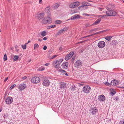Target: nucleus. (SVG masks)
<instances>
[{"instance_id": "nucleus-1", "label": "nucleus", "mask_w": 124, "mask_h": 124, "mask_svg": "<svg viewBox=\"0 0 124 124\" xmlns=\"http://www.w3.org/2000/svg\"><path fill=\"white\" fill-rule=\"evenodd\" d=\"M52 23V20L49 17H45L42 20V23L43 24H49Z\"/></svg>"}, {"instance_id": "nucleus-2", "label": "nucleus", "mask_w": 124, "mask_h": 124, "mask_svg": "<svg viewBox=\"0 0 124 124\" xmlns=\"http://www.w3.org/2000/svg\"><path fill=\"white\" fill-rule=\"evenodd\" d=\"M31 82L33 84H37L40 82V78L38 77H32L31 79Z\"/></svg>"}, {"instance_id": "nucleus-3", "label": "nucleus", "mask_w": 124, "mask_h": 124, "mask_svg": "<svg viewBox=\"0 0 124 124\" xmlns=\"http://www.w3.org/2000/svg\"><path fill=\"white\" fill-rule=\"evenodd\" d=\"M106 13L107 15L109 16H115L117 14L116 12L114 10H108Z\"/></svg>"}, {"instance_id": "nucleus-4", "label": "nucleus", "mask_w": 124, "mask_h": 124, "mask_svg": "<svg viewBox=\"0 0 124 124\" xmlns=\"http://www.w3.org/2000/svg\"><path fill=\"white\" fill-rule=\"evenodd\" d=\"M91 89V88L89 86L86 85L83 87L82 91L83 92H85V93H87L90 92V91Z\"/></svg>"}, {"instance_id": "nucleus-5", "label": "nucleus", "mask_w": 124, "mask_h": 124, "mask_svg": "<svg viewBox=\"0 0 124 124\" xmlns=\"http://www.w3.org/2000/svg\"><path fill=\"white\" fill-rule=\"evenodd\" d=\"M13 101V98L10 96L7 97L5 99V102L7 104H9L12 103Z\"/></svg>"}, {"instance_id": "nucleus-6", "label": "nucleus", "mask_w": 124, "mask_h": 124, "mask_svg": "<svg viewBox=\"0 0 124 124\" xmlns=\"http://www.w3.org/2000/svg\"><path fill=\"white\" fill-rule=\"evenodd\" d=\"M61 62L58 60H56L53 62V65L54 66V67L55 68H57L60 66H59Z\"/></svg>"}, {"instance_id": "nucleus-7", "label": "nucleus", "mask_w": 124, "mask_h": 124, "mask_svg": "<svg viewBox=\"0 0 124 124\" xmlns=\"http://www.w3.org/2000/svg\"><path fill=\"white\" fill-rule=\"evenodd\" d=\"M82 63L79 60L76 61L74 64L75 66L77 68H80L82 66Z\"/></svg>"}, {"instance_id": "nucleus-8", "label": "nucleus", "mask_w": 124, "mask_h": 124, "mask_svg": "<svg viewBox=\"0 0 124 124\" xmlns=\"http://www.w3.org/2000/svg\"><path fill=\"white\" fill-rule=\"evenodd\" d=\"M74 53L73 52H71L68 54L65 57V59L67 61L70 59L72 57Z\"/></svg>"}, {"instance_id": "nucleus-9", "label": "nucleus", "mask_w": 124, "mask_h": 124, "mask_svg": "<svg viewBox=\"0 0 124 124\" xmlns=\"http://www.w3.org/2000/svg\"><path fill=\"white\" fill-rule=\"evenodd\" d=\"M50 84V82L47 79L44 80L42 84L43 86L46 87H48Z\"/></svg>"}, {"instance_id": "nucleus-10", "label": "nucleus", "mask_w": 124, "mask_h": 124, "mask_svg": "<svg viewBox=\"0 0 124 124\" xmlns=\"http://www.w3.org/2000/svg\"><path fill=\"white\" fill-rule=\"evenodd\" d=\"M105 45V43L104 41H100L98 43L97 46L99 48H103Z\"/></svg>"}, {"instance_id": "nucleus-11", "label": "nucleus", "mask_w": 124, "mask_h": 124, "mask_svg": "<svg viewBox=\"0 0 124 124\" xmlns=\"http://www.w3.org/2000/svg\"><path fill=\"white\" fill-rule=\"evenodd\" d=\"M106 8L108 10H114L115 9V6L113 5L109 4L107 6Z\"/></svg>"}, {"instance_id": "nucleus-12", "label": "nucleus", "mask_w": 124, "mask_h": 124, "mask_svg": "<svg viewBox=\"0 0 124 124\" xmlns=\"http://www.w3.org/2000/svg\"><path fill=\"white\" fill-rule=\"evenodd\" d=\"M26 84L24 83L21 84L18 87V89L21 91L25 89L26 87Z\"/></svg>"}, {"instance_id": "nucleus-13", "label": "nucleus", "mask_w": 124, "mask_h": 124, "mask_svg": "<svg viewBox=\"0 0 124 124\" xmlns=\"http://www.w3.org/2000/svg\"><path fill=\"white\" fill-rule=\"evenodd\" d=\"M105 99V97L103 95H101L99 96L98 100L100 101H104Z\"/></svg>"}, {"instance_id": "nucleus-14", "label": "nucleus", "mask_w": 124, "mask_h": 124, "mask_svg": "<svg viewBox=\"0 0 124 124\" xmlns=\"http://www.w3.org/2000/svg\"><path fill=\"white\" fill-rule=\"evenodd\" d=\"M118 84V81L116 80L112 81L111 83V86H116Z\"/></svg>"}, {"instance_id": "nucleus-15", "label": "nucleus", "mask_w": 124, "mask_h": 124, "mask_svg": "<svg viewBox=\"0 0 124 124\" xmlns=\"http://www.w3.org/2000/svg\"><path fill=\"white\" fill-rule=\"evenodd\" d=\"M44 13L42 12L39 14L37 16V18L39 20L43 18L44 16Z\"/></svg>"}, {"instance_id": "nucleus-16", "label": "nucleus", "mask_w": 124, "mask_h": 124, "mask_svg": "<svg viewBox=\"0 0 124 124\" xmlns=\"http://www.w3.org/2000/svg\"><path fill=\"white\" fill-rule=\"evenodd\" d=\"M80 18L79 15L77 14H75L72 16L71 17V19L72 20H74L76 19H78Z\"/></svg>"}, {"instance_id": "nucleus-17", "label": "nucleus", "mask_w": 124, "mask_h": 124, "mask_svg": "<svg viewBox=\"0 0 124 124\" xmlns=\"http://www.w3.org/2000/svg\"><path fill=\"white\" fill-rule=\"evenodd\" d=\"M90 112L92 113V114H95L96 112L97 111V109L95 108H91L90 110Z\"/></svg>"}, {"instance_id": "nucleus-18", "label": "nucleus", "mask_w": 124, "mask_h": 124, "mask_svg": "<svg viewBox=\"0 0 124 124\" xmlns=\"http://www.w3.org/2000/svg\"><path fill=\"white\" fill-rule=\"evenodd\" d=\"M68 65V63L67 62H63L61 66L63 69H66L67 68Z\"/></svg>"}, {"instance_id": "nucleus-19", "label": "nucleus", "mask_w": 124, "mask_h": 124, "mask_svg": "<svg viewBox=\"0 0 124 124\" xmlns=\"http://www.w3.org/2000/svg\"><path fill=\"white\" fill-rule=\"evenodd\" d=\"M101 21V19L99 18L97 19L96 21H95L94 23L92 24L93 25H95L98 24Z\"/></svg>"}, {"instance_id": "nucleus-20", "label": "nucleus", "mask_w": 124, "mask_h": 124, "mask_svg": "<svg viewBox=\"0 0 124 124\" xmlns=\"http://www.w3.org/2000/svg\"><path fill=\"white\" fill-rule=\"evenodd\" d=\"M66 86V85L64 82H61V85L60 86V88H65Z\"/></svg>"}, {"instance_id": "nucleus-21", "label": "nucleus", "mask_w": 124, "mask_h": 124, "mask_svg": "<svg viewBox=\"0 0 124 124\" xmlns=\"http://www.w3.org/2000/svg\"><path fill=\"white\" fill-rule=\"evenodd\" d=\"M81 3L83 5L81 7H84V6L89 5L88 4L89 3L88 2H85V1L82 2Z\"/></svg>"}, {"instance_id": "nucleus-22", "label": "nucleus", "mask_w": 124, "mask_h": 124, "mask_svg": "<svg viewBox=\"0 0 124 124\" xmlns=\"http://www.w3.org/2000/svg\"><path fill=\"white\" fill-rule=\"evenodd\" d=\"M74 2L71 3L69 5V7L70 8H74L76 7L75 5H74Z\"/></svg>"}, {"instance_id": "nucleus-23", "label": "nucleus", "mask_w": 124, "mask_h": 124, "mask_svg": "<svg viewBox=\"0 0 124 124\" xmlns=\"http://www.w3.org/2000/svg\"><path fill=\"white\" fill-rule=\"evenodd\" d=\"M50 7L48 6L45 9V11L47 12H49L50 11Z\"/></svg>"}, {"instance_id": "nucleus-24", "label": "nucleus", "mask_w": 124, "mask_h": 124, "mask_svg": "<svg viewBox=\"0 0 124 124\" xmlns=\"http://www.w3.org/2000/svg\"><path fill=\"white\" fill-rule=\"evenodd\" d=\"M112 38L111 36H106L105 38V39L108 41H109Z\"/></svg>"}, {"instance_id": "nucleus-25", "label": "nucleus", "mask_w": 124, "mask_h": 124, "mask_svg": "<svg viewBox=\"0 0 124 124\" xmlns=\"http://www.w3.org/2000/svg\"><path fill=\"white\" fill-rule=\"evenodd\" d=\"M41 35L43 36H45L46 35V32L45 31H42L41 33Z\"/></svg>"}, {"instance_id": "nucleus-26", "label": "nucleus", "mask_w": 124, "mask_h": 124, "mask_svg": "<svg viewBox=\"0 0 124 124\" xmlns=\"http://www.w3.org/2000/svg\"><path fill=\"white\" fill-rule=\"evenodd\" d=\"M63 31L62 30H60L59 31H58V32H57L56 33V35H59L61 34L62 33Z\"/></svg>"}, {"instance_id": "nucleus-27", "label": "nucleus", "mask_w": 124, "mask_h": 124, "mask_svg": "<svg viewBox=\"0 0 124 124\" xmlns=\"http://www.w3.org/2000/svg\"><path fill=\"white\" fill-rule=\"evenodd\" d=\"M39 47V46L38 44H36L34 45V49H35L36 48H38Z\"/></svg>"}, {"instance_id": "nucleus-28", "label": "nucleus", "mask_w": 124, "mask_h": 124, "mask_svg": "<svg viewBox=\"0 0 124 124\" xmlns=\"http://www.w3.org/2000/svg\"><path fill=\"white\" fill-rule=\"evenodd\" d=\"M74 5H75L76 7H77L80 4V3L78 1H76L75 2H74Z\"/></svg>"}, {"instance_id": "nucleus-29", "label": "nucleus", "mask_w": 124, "mask_h": 124, "mask_svg": "<svg viewBox=\"0 0 124 124\" xmlns=\"http://www.w3.org/2000/svg\"><path fill=\"white\" fill-rule=\"evenodd\" d=\"M69 28L68 27H65L62 30L63 32L65 31H67L68 29Z\"/></svg>"}, {"instance_id": "nucleus-30", "label": "nucleus", "mask_w": 124, "mask_h": 124, "mask_svg": "<svg viewBox=\"0 0 124 124\" xmlns=\"http://www.w3.org/2000/svg\"><path fill=\"white\" fill-rule=\"evenodd\" d=\"M18 56L17 55H15L14 58V61H16L18 58Z\"/></svg>"}, {"instance_id": "nucleus-31", "label": "nucleus", "mask_w": 124, "mask_h": 124, "mask_svg": "<svg viewBox=\"0 0 124 124\" xmlns=\"http://www.w3.org/2000/svg\"><path fill=\"white\" fill-rule=\"evenodd\" d=\"M22 47L23 49H25L26 48V45L25 44L23 45H22Z\"/></svg>"}, {"instance_id": "nucleus-32", "label": "nucleus", "mask_w": 124, "mask_h": 124, "mask_svg": "<svg viewBox=\"0 0 124 124\" xmlns=\"http://www.w3.org/2000/svg\"><path fill=\"white\" fill-rule=\"evenodd\" d=\"M59 4L58 3H56L54 6V8H57L59 6Z\"/></svg>"}, {"instance_id": "nucleus-33", "label": "nucleus", "mask_w": 124, "mask_h": 124, "mask_svg": "<svg viewBox=\"0 0 124 124\" xmlns=\"http://www.w3.org/2000/svg\"><path fill=\"white\" fill-rule=\"evenodd\" d=\"M16 85L15 84H14L13 85H12L10 87L9 89L10 90H11Z\"/></svg>"}, {"instance_id": "nucleus-34", "label": "nucleus", "mask_w": 124, "mask_h": 124, "mask_svg": "<svg viewBox=\"0 0 124 124\" xmlns=\"http://www.w3.org/2000/svg\"><path fill=\"white\" fill-rule=\"evenodd\" d=\"M7 55L6 54H5L4 55L3 59L4 60V61H5L7 60Z\"/></svg>"}, {"instance_id": "nucleus-35", "label": "nucleus", "mask_w": 124, "mask_h": 124, "mask_svg": "<svg viewBox=\"0 0 124 124\" xmlns=\"http://www.w3.org/2000/svg\"><path fill=\"white\" fill-rule=\"evenodd\" d=\"M55 22L57 24H58L61 23H62V22L61 21L58 20L56 21Z\"/></svg>"}, {"instance_id": "nucleus-36", "label": "nucleus", "mask_w": 124, "mask_h": 124, "mask_svg": "<svg viewBox=\"0 0 124 124\" xmlns=\"http://www.w3.org/2000/svg\"><path fill=\"white\" fill-rule=\"evenodd\" d=\"M45 68L43 67H40L39 69V70L40 71H42L44 70Z\"/></svg>"}, {"instance_id": "nucleus-37", "label": "nucleus", "mask_w": 124, "mask_h": 124, "mask_svg": "<svg viewBox=\"0 0 124 124\" xmlns=\"http://www.w3.org/2000/svg\"><path fill=\"white\" fill-rule=\"evenodd\" d=\"M104 84L107 86H111V84H110L109 83H108L107 82H106L105 83H104Z\"/></svg>"}, {"instance_id": "nucleus-38", "label": "nucleus", "mask_w": 124, "mask_h": 124, "mask_svg": "<svg viewBox=\"0 0 124 124\" xmlns=\"http://www.w3.org/2000/svg\"><path fill=\"white\" fill-rule=\"evenodd\" d=\"M82 15H83L85 16H91L92 15V14H87L86 13H84Z\"/></svg>"}, {"instance_id": "nucleus-39", "label": "nucleus", "mask_w": 124, "mask_h": 124, "mask_svg": "<svg viewBox=\"0 0 124 124\" xmlns=\"http://www.w3.org/2000/svg\"><path fill=\"white\" fill-rule=\"evenodd\" d=\"M58 70L59 71H61V72H62L63 71V72H65V71L64 70H63L62 69L60 68V69H58Z\"/></svg>"}, {"instance_id": "nucleus-40", "label": "nucleus", "mask_w": 124, "mask_h": 124, "mask_svg": "<svg viewBox=\"0 0 124 124\" xmlns=\"http://www.w3.org/2000/svg\"><path fill=\"white\" fill-rule=\"evenodd\" d=\"M88 41V39L86 40H84V41H81L80 42H78V43H79V44L81 43L84 42H86V41Z\"/></svg>"}, {"instance_id": "nucleus-41", "label": "nucleus", "mask_w": 124, "mask_h": 124, "mask_svg": "<svg viewBox=\"0 0 124 124\" xmlns=\"http://www.w3.org/2000/svg\"><path fill=\"white\" fill-rule=\"evenodd\" d=\"M58 56V55H54V56H52V57H51V58H50V59H52L53 58H54Z\"/></svg>"}, {"instance_id": "nucleus-42", "label": "nucleus", "mask_w": 124, "mask_h": 124, "mask_svg": "<svg viewBox=\"0 0 124 124\" xmlns=\"http://www.w3.org/2000/svg\"><path fill=\"white\" fill-rule=\"evenodd\" d=\"M92 25H90V23H87L86 24V26L87 27H90V26H91V25H92Z\"/></svg>"}, {"instance_id": "nucleus-43", "label": "nucleus", "mask_w": 124, "mask_h": 124, "mask_svg": "<svg viewBox=\"0 0 124 124\" xmlns=\"http://www.w3.org/2000/svg\"><path fill=\"white\" fill-rule=\"evenodd\" d=\"M108 31V30H104L102 31H99V32H100V33H102V32H105Z\"/></svg>"}, {"instance_id": "nucleus-44", "label": "nucleus", "mask_w": 124, "mask_h": 124, "mask_svg": "<svg viewBox=\"0 0 124 124\" xmlns=\"http://www.w3.org/2000/svg\"><path fill=\"white\" fill-rule=\"evenodd\" d=\"M56 26V25H50L51 28H53L55 27Z\"/></svg>"}, {"instance_id": "nucleus-45", "label": "nucleus", "mask_w": 124, "mask_h": 124, "mask_svg": "<svg viewBox=\"0 0 124 124\" xmlns=\"http://www.w3.org/2000/svg\"><path fill=\"white\" fill-rule=\"evenodd\" d=\"M47 47L46 46H45L43 47V49L44 50H46L47 49Z\"/></svg>"}, {"instance_id": "nucleus-46", "label": "nucleus", "mask_w": 124, "mask_h": 124, "mask_svg": "<svg viewBox=\"0 0 124 124\" xmlns=\"http://www.w3.org/2000/svg\"><path fill=\"white\" fill-rule=\"evenodd\" d=\"M27 78V77L25 76L22 77V78L24 80V79H26V78Z\"/></svg>"}, {"instance_id": "nucleus-47", "label": "nucleus", "mask_w": 124, "mask_h": 124, "mask_svg": "<svg viewBox=\"0 0 124 124\" xmlns=\"http://www.w3.org/2000/svg\"><path fill=\"white\" fill-rule=\"evenodd\" d=\"M8 114H7L6 115L4 116H3V117L4 118H5L7 116H8Z\"/></svg>"}, {"instance_id": "nucleus-48", "label": "nucleus", "mask_w": 124, "mask_h": 124, "mask_svg": "<svg viewBox=\"0 0 124 124\" xmlns=\"http://www.w3.org/2000/svg\"><path fill=\"white\" fill-rule=\"evenodd\" d=\"M120 124H124V121H120Z\"/></svg>"}, {"instance_id": "nucleus-49", "label": "nucleus", "mask_w": 124, "mask_h": 124, "mask_svg": "<svg viewBox=\"0 0 124 124\" xmlns=\"http://www.w3.org/2000/svg\"><path fill=\"white\" fill-rule=\"evenodd\" d=\"M43 39L44 40H46L47 39V38L46 37H44Z\"/></svg>"}, {"instance_id": "nucleus-50", "label": "nucleus", "mask_w": 124, "mask_h": 124, "mask_svg": "<svg viewBox=\"0 0 124 124\" xmlns=\"http://www.w3.org/2000/svg\"><path fill=\"white\" fill-rule=\"evenodd\" d=\"M49 62H48L47 63H46L45 64V65L46 66H48L49 65Z\"/></svg>"}, {"instance_id": "nucleus-51", "label": "nucleus", "mask_w": 124, "mask_h": 124, "mask_svg": "<svg viewBox=\"0 0 124 124\" xmlns=\"http://www.w3.org/2000/svg\"><path fill=\"white\" fill-rule=\"evenodd\" d=\"M66 73V71H65V72H63V71H62V72L61 73H62V74L63 75H65V74Z\"/></svg>"}, {"instance_id": "nucleus-52", "label": "nucleus", "mask_w": 124, "mask_h": 124, "mask_svg": "<svg viewBox=\"0 0 124 124\" xmlns=\"http://www.w3.org/2000/svg\"><path fill=\"white\" fill-rule=\"evenodd\" d=\"M116 93V92L115 91L114 92H112L111 93V94H112V95H114V94H115Z\"/></svg>"}, {"instance_id": "nucleus-53", "label": "nucleus", "mask_w": 124, "mask_h": 124, "mask_svg": "<svg viewBox=\"0 0 124 124\" xmlns=\"http://www.w3.org/2000/svg\"><path fill=\"white\" fill-rule=\"evenodd\" d=\"M8 79V77H7L4 80V81L5 82H6L7 80Z\"/></svg>"}, {"instance_id": "nucleus-54", "label": "nucleus", "mask_w": 124, "mask_h": 124, "mask_svg": "<svg viewBox=\"0 0 124 124\" xmlns=\"http://www.w3.org/2000/svg\"><path fill=\"white\" fill-rule=\"evenodd\" d=\"M93 35V34L90 35H88V36H86V37H90V36H92Z\"/></svg>"}, {"instance_id": "nucleus-55", "label": "nucleus", "mask_w": 124, "mask_h": 124, "mask_svg": "<svg viewBox=\"0 0 124 124\" xmlns=\"http://www.w3.org/2000/svg\"><path fill=\"white\" fill-rule=\"evenodd\" d=\"M30 42L31 41L30 40H29L28 41L27 43H26L25 44L26 45L27 44L29 43H30Z\"/></svg>"}, {"instance_id": "nucleus-56", "label": "nucleus", "mask_w": 124, "mask_h": 124, "mask_svg": "<svg viewBox=\"0 0 124 124\" xmlns=\"http://www.w3.org/2000/svg\"><path fill=\"white\" fill-rule=\"evenodd\" d=\"M41 78L42 79H44V78H46V77L45 76H44L42 77H41Z\"/></svg>"}, {"instance_id": "nucleus-57", "label": "nucleus", "mask_w": 124, "mask_h": 124, "mask_svg": "<svg viewBox=\"0 0 124 124\" xmlns=\"http://www.w3.org/2000/svg\"><path fill=\"white\" fill-rule=\"evenodd\" d=\"M62 47H60L59 48V50L61 51L62 49Z\"/></svg>"}, {"instance_id": "nucleus-58", "label": "nucleus", "mask_w": 124, "mask_h": 124, "mask_svg": "<svg viewBox=\"0 0 124 124\" xmlns=\"http://www.w3.org/2000/svg\"><path fill=\"white\" fill-rule=\"evenodd\" d=\"M58 61H59L61 62H62V59H60V60H58Z\"/></svg>"}, {"instance_id": "nucleus-59", "label": "nucleus", "mask_w": 124, "mask_h": 124, "mask_svg": "<svg viewBox=\"0 0 124 124\" xmlns=\"http://www.w3.org/2000/svg\"><path fill=\"white\" fill-rule=\"evenodd\" d=\"M100 32H96V33H94V35H95V34H98L99 33H100Z\"/></svg>"}, {"instance_id": "nucleus-60", "label": "nucleus", "mask_w": 124, "mask_h": 124, "mask_svg": "<svg viewBox=\"0 0 124 124\" xmlns=\"http://www.w3.org/2000/svg\"><path fill=\"white\" fill-rule=\"evenodd\" d=\"M51 28V27H50V26H48V27L47 28L48 29H50V28Z\"/></svg>"}, {"instance_id": "nucleus-61", "label": "nucleus", "mask_w": 124, "mask_h": 124, "mask_svg": "<svg viewBox=\"0 0 124 124\" xmlns=\"http://www.w3.org/2000/svg\"><path fill=\"white\" fill-rule=\"evenodd\" d=\"M65 75L67 76H68V74L67 73H66L65 74Z\"/></svg>"}, {"instance_id": "nucleus-62", "label": "nucleus", "mask_w": 124, "mask_h": 124, "mask_svg": "<svg viewBox=\"0 0 124 124\" xmlns=\"http://www.w3.org/2000/svg\"><path fill=\"white\" fill-rule=\"evenodd\" d=\"M42 40H40V39H38V40L39 41H41Z\"/></svg>"}, {"instance_id": "nucleus-63", "label": "nucleus", "mask_w": 124, "mask_h": 124, "mask_svg": "<svg viewBox=\"0 0 124 124\" xmlns=\"http://www.w3.org/2000/svg\"><path fill=\"white\" fill-rule=\"evenodd\" d=\"M42 0H40L39 1V3H41V1Z\"/></svg>"}, {"instance_id": "nucleus-64", "label": "nucleus", "mask_w": 124, "mask_h": 124, "mask_svg": "<svg viewBox=\"0 0 124 124\" xmlns=\"http://www.w3.org/2000/svg\"><path fill=\"white\" fill-rule=\"evenodd\" d=\"M2 109L1 108H0V112H1V111Z\"/></svg>"}]
</instances>
